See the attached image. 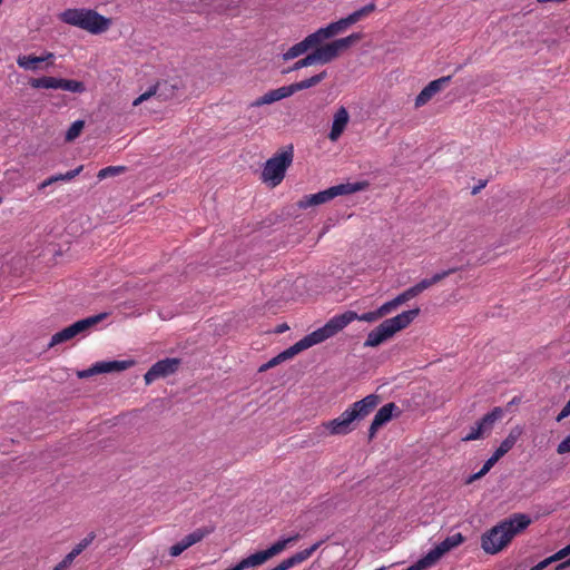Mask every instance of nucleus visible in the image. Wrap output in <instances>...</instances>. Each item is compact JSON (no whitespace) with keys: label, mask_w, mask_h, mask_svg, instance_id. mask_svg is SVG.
Returning a JSON list of instances; mask_svg holds the SVG:
<instances>
[{"label":"nucleus","mask_w":570,"mask_h":570,"mask_svg":"<svg viewBox=\"0 0 570 570\" xmlns=\"http://www.w3.org/2000/svg\"><path fill=\"white\" fill-rule=\"evenodd\" d=\"M532 520L525 513H514L503 519L481 534V548L487 554H497L504 550L517 537L522 533Z\"/></svg>","instance_id":"1"},{"label":"nucleus","mask_w":570,"mask_h":570,"mask_svg":"<svg viewBox=\"0 0 570 570\" xmlns=\"http://www.w3.org/2000/svg\"><path fill=\"white\" fill-rule=\"evenodd\" d=\"M381 397L376 394H370L364 399L354 402L340 416L323 422V428L328 435H347L355 430L356 424L364 420L380 404Z\"/></svg>","instance_id":"2"},{"label":"nucleus","mask_w":570,"mask_h":570,"mask_svg":"<svg viewBox=\"0 0 570 570\" xmlns=\"http://www.w3.org/2000/svg\"><path fill=\"white\" fill-rule=\"evenodd\" d=\"M420 314V308H413L383 321L373 328L364 342L365 347H376L393 337L397 332L406 328Z\"/></svg>","instance_id":"3"},{"label":"nucleus","mask_w":570,"mask_h":570,"mask_svg":"<svg viewBox=\"0 0 570 570\" xmlns=\"http://www.w3.org/2000/svg\"><path fill=\"white\" fill-rule=\"evenodd\" d=\"M60 20L70 26L99 35L109 29L111 20L90 9H67L60 13Z\"/></svg>","instance_id":"4"},{"label":"nucleus","mask_w":570,"mask_h":570,"mask_svg":"<svg viewBox=\"0 0 570 570\" xmlns=\"http://www.w3.org/2000/svg\"><path fill=\"white\" fill-rule=\"evenodd\" d=\"M344 320H335V321H328L325 323L324 326L315 330L314 332L309 333L308 335L304 336L302 340L296 342L291 347L286 348L278 355H276L279 360V362H284L288 358H292L296 354L301 353L302 351L309 348L316 344L323 343L326 340L335 336L338 333L340 327H342V324L344 323Z\"/></svg>","instance_id":"5"},{"label":"nucleus","mask_w":570,"mask_h":570,"mask_svg":"<svg viewBox=\"0 0 570 570\" xmlns=\"http://www.w3.org/2000/svg\"><path fill=\"white\" fill-rule=\"evenodd\" d=\"M293 157L292 146L275 154L264 165L261 175L262 181L272 188L278 186L283 181L287 168L292 165Z\"/></svg>","instance_id":"6"},{"label":"nucleus","mask_w":570,"mask_h":570,"mask_svg":"<svg viewBox=\"0 0 570 570\" xmlns=\"http://www.w3.org/2000/svg\"><path fill=\"white\" fill-rule=\"evenodd\" d=\"M363 35L361 32H354L345 38L336 39L332 42L314 47L313 49L317 62L321 65L330 63L331 61L338 58L341 53L348 50L352 46L361 41Z\"/></svg>","instance_id":"7"},{"label":"nucleus","mask_w":570,"mask_h":570,"mask_svg":"<svg viewBox=\"0 0 570 570\" xmlns=\"http://www.w3.org/2000/svg\"><path fill=\"white\" fill-rule=\"evenodd\" d=\"M464 537L461 533L446 537L442 542L430 550L422 559L416 561L420 570H425L435 564L444 554L459 547L464 542Z\"/></svg>","instance_id":"8"},{"label":"nucleus","mask_w":570,"mask_h":570,"mask_svg":"<svg viewBox=\"0 0 570 570\" xmlns=\"http://www.w3.org/2000/svg\"><path fill=\"white\" fill-rule=\"evenodd\" d=\"M181 365V360L178 357H167L156 362L144 375L145 383L151 384L158 379H165L175 374Z\"/></svg>","instance_id":"9"},{"label":"nucleus","mask_w":570,"mask_h":570,"mask_svg":"<svg viewBox=\"0 0 570 570\" xmlns=\"http://www.w3.org/2000/svg\"><path fill=\"white\" fill-rule=\"evenodd\" d=\"M298 537H299L298 534H295V535L289 537V538L281 539V540L274 542L266 550L257 551V552L248 556L245 559H246V561H247V563L249 564L250 568H255V567L262 566L266 561L272 559L273 557H275V556L279 554L281 552H283L286 549V547L289 543L296 541L298 539Z\"/></svg>","instance_id":"10"},{"label":"nucleus","mask_w":570,"mask_h":570,"mask_svg":"<svg viewBox=\"0 0 570 570\" xmlns=\"http://www.w3.org/2000/svg\"><path fill=\"white\" fill-rule=\"evenodd\" d=\"M53 59L52 52H46L43 56L20 55L17 58V65L26 71L37 72L53 66Z\"/></svg>","instance_id":"11"},{"label":"nucleus","mask_w":570,"mask_h":570,"mask_svg":"<svg viewBox=\"0 0 570 570\" xmlns=\"http://www.w3.org/2000/svg\"><path fill=\"white\" fill-rule=\"evenodd\" d=\"M135 364L134 361H108V362H99L89 367L88 370H83L78 372V376L80 379L89 377L91 375L101 374V373H111V372H121Z\"/></svg>","instance_id":"12"},{"label":"nucleus","mask_w":570,"mask_h":570,"mask_svg":"<svg viewBox=\"0 0 570 570\" xmlns=\"http://www.w3.org/2000/svg\"><path fill=\"white\" fill-rule=\"evenodd\" d=\"M451 81V76L441 77L432 80L425 86L420 94L415 97L414 107L421 108L426 105L442 88Z\"/></svg>","instance_id":"13"},{"label":"nucleus","mask_w":570,"mask_h":570,"mask_svg":"<svg viewBox=\"0 0 570 570\" xmlns=\"http://www.w3.org/2000/svg\"><path fill=\"white\" fill-rule=\"evenodd\" d=\"M399 410L395 403L391 402L383 405L374 415V419L368 429V440H373L376 432L381 426L390 422L393 417L394 411Z\"/></svg>","instance_id":"14"},{"label":"nucleus","mask_w":570,"mask_h":570,"mask_svg":"<svg viewBox=\"0 0 570 570\" xmlns=\"http://www.w3.org/2000/svg\"><path fill=\"white\" fill-rule=\"evenodd\" d=\"M109 313L104 312L99 313L97 315H92L82 320H79L75 322L73 324L67 326L70 331L72 338H75L77 335L83 334L104 320L108 317Z\"/></svg>","instance_id":"15"},{"label":"nucleus","mask_w":570,"mask_h":570,"mask_svg":"<svg viewBox=\"0 0 570 570\" xmlns=\"http://www.w3.org/2000/svg\"><path fill=\"white\" fill-rule=\"evenodd\" d=\"M382 314L380 312V309L377 308L376 311H373V312H367V313H364L362 315H357L356 312H353V311H346L344 312L343 314H340V315H336L334 317H332L330 321H335V320H344L345 322L342 324V327H340L338 330V333L341 331H343L350 323H352L353 321L355 320H358V321H364V322H368V323H372V322H375L380 318H382Z\"/></svg>","instance_id":"16"},{"label":"nucleus","mask_w":570,"mask_h":570,"mask_svg":"<svg viewBox=\"0 0 570 570\" xmlns=\"http://www.w3.org/2000/svg\"><path fill=\"white\" fill-rule=\"evenodd\" d=\"M350 121V115L345 107H340L333 117V124L331 131L328 134V138L332 141H336L338 137L343 134L345 130L347 124Z\"/></svg>","instance_id":"17"},{"label":"nucleus","mask_w":570,"mask_h":570,"mask_svg":"<svg viewBox=\"0 0 570 570\" xmlns=\"http://www.w3.org/2000/svg\"><path fill=\"white\" fill-rule=\"evenodd\" d=\"M321 544H322V541L314 543L312 547H309L305 550L296 552L292 557L284 559L282 562H279L277 564V567L279 568V570H288V569L304 562L318 549V547Z\"/></svg>","instance_id":"18"},{"label":"nucleus","mask_w":570,"mask_h":570,"mask_svg":"<svg viewBox=\"0 0 570 570\" xmlns=\"http://www.w3.org/2000/svg\"><path fill=\"white\" fill-rule=\"evenodd\" d=\"M317 43L313 37V35H308L302 41L292 46L286 52L283 53L282 58L285 61L292 60L294 58L299 57L301 55L307 52L309 49L316 47Z\"/></svg>","instance_id":"19"},{"label":"nucleus","mask_w":570,"mask_h":570,"mask_svg":"<svg viewBox=\"0 0 570 570\" xmlns=\"http://www.w3.org/2000/svg\"><path fill=\"white\" fill-rule=\"evenodd\" d=\"M177 90V86L170 85L168 82L157 83L151 87L148 91L140 95V99L146 101L153 96H158L161 100H166L173 98L175 96V91Z\"/></svg>","instance_id":"20"},{"label":"nucleus","mask_w":570,"mask_h":570,"mask_svg":"<svg viewBox=\"0 0 570 570\" xmlns=\"http://www.w3.org/2000/svg\"><path fill=\"white\" fill-rule=\"evenodd\" d=\"M330 200H332V196H331L330 189L327 188V189L318 191L316 194L304 196L301 200H298L297 207L299 209H306L308 207H314V206L325 204Z\"/></svg>","instance_id":"21"},{"label":"nucleus","mask_w":570,"mask_h":570,"mask_svg":"<svg viewBox=\"0 0 570 570\" xmlns=\"http://www.w3.org/2000/svg\"><path fill=\"white\" fill-rule=\"evenodd\" d=\"M368 183L367 181H357V183H346V184H340L333 187H330V193L332 196V199L341 196V195H350L356 191L364 190L367 188Z\"/></svg>","instance_id":"22"},{"label":"nucleus","mask_w":570,"mask_h":570,"mask_svg":"<svg viewBox=\"0 0 570 570\" xmlns=\"http://www.w3.org/2000/svg\"><path fill=\"white\" fill-rule=\"evenodd\" d=\"M522 434V429L519 426H515L510 431L508 436L501 442L499 448L494 451L497 455L502 458L504 454H507L517 443L518 439Z\"/></svg>","instance_id":"23"},{"label":"nucleus","mask_w":570,"mask_h":570,"mask_svg":"<svg viewBox=\"0 0 570 570\" xmlns=\"http://www.w3.org/2000/svg\"><path fill=\"white\" fill-rule=\"evenodd\" d=\"M60 79L61 78L43 76L40 78H31L28 83L33 89H60Z\"/></svg>","instance_id":"24"},{"label":"nucleus","mask_w":570,"mask_h":570,"mask_svg":"<svg viewBox=\"0 0 570 570\" xmlns=\"http://www.w3.org/2000/svg\"><path fill=\"white\" fill-rule=\"evenodd\" d=\"M503 415V410L499 406L494 407L491 412L487 413L478 423L481 425L485 434H489L495 422Z\"/></svg>","instance_id":"25"},{"label":"nucleus","mask_w":570,"mask_h":570,"mask_svg":"<svg viewBox=\"0 0 570 570\" xmlns=\"http://www.w3.org/2000/svg\"><path fill=\"white\" fill-rule=\"evenodd\" d=\"M340 33V30L336 27L335 22L330 23L325 28H320L315 32H313V37L318 45H321L324 40L330 39L334 37L335 35Z\"/></svg>","instance_id":"26"},{"label":"nucleus","mask_w":570,"mask_h":570,"mask_svg":"<svg viewBox=\"0 0 570 570\" xmlns=\"http://www.w3.org/2000/svg\"><path fill=\"white\" fill-rule=\"evenodd\" d=\"M279 100L281 99L278 97L277 90L273 89V90L267 91L263 96L258 97L254 101H252L248 105V109L258 108V107H262V106H265V105H272V104H274L276 101H279Z\"/></svg>","instance_id":"27"},{"label":"nucleus","mask_w":570,"mask_h":570,"mask_svg":"<svg viewBox=\"0 0 570 570\" xmlns=\"http://www.w3.org/2000/svg\"><path fill=\"white\" fill-rule=\"evenodd\" d=\"M279 100L281 99L278 97L277 90L273 89V90L267 91L263 96L258 97L254 101H252L248 105V109L258 108V107H262V106H265V105H272V104H274L276 101H279Z\"/></svg>","instance_id":"28"},{"label":"nucleus","mask_w":570,"mask_h":570,"mask_svg":"<svg viewBox=\"0 0 570 570\" xmlns=\"http://www.w3.org/2000/svg\"><path fill=\"white\" fill-rule=\"evenodd\" d=\"M326 77H327V72L326 71H322V72H320L317 75H314V76H312V77H309L307 79H304L302 81L295 82L294 85H295L296 91H301V90H305V89L315 87L321 81H323Z\"/></svg>","instance_id":"29"},{"label":"nucleus","mask_w":570,"mask_h":570,"mask_svg":"<svg viewBox=\"0 0 570 570\" xmlns=\"http://www.w3.org/2000/svg\"><path fill=\"white\" fill-rule=\"evenodd\" d=\"M60 89L70 92L82 94L86 91V86L82 81L79 80L61 78Z\"/></svg>","instance_id":"30"},{"label":"nucleus","mask_w":570,"mask_h":570,"mask_svg":"<svg viewBox=\"0 0 570 570\" xmlns=\"http://www.w3.org/2000/svg\"><path fill=\"white\" fill-rule=\"evenodd\" d=\"M70 340H72V335H71L70 331L68 330V327H65L63 330L55 333L51 336L50 342L48 343V348H52L56 345L62 344Z\"/></svg>","instance_id":"31"},{"label":"nucleus","mask_w":570,"mask_h":570,"mask_svg":"<svg viewBox=\"0 0 570 570\" xmlns=\"http://www.w3.org/2000/svg\"><path fill=\"white\" fill-rule=\"evenodd\" d=\"M83 128H85V121L83 120H76L68 128V130L66 132V136H65V140L67 142L73 141L75 139H77L80 136V134H81Z\"/></svg>","instance_id":"32"},{"label":"nucleus","mask_w":570,"mask_h":570,"mask_svg":"<svg viewBox=\"0 0 570 570\" xmlns=\"http://www.w3.org/2000/svg\"><path fill=\"white\" fill-rule=\"evenodd\" d=\"M126 169L127 168L125 166H109V167L100 169L97 174V177H98V179L102 180L108 177L121 175L126 171Z\"/></svg>","instance_id":"33"},{"label":"nucleus","mask_w":570,"mask_h":570,"mask_svg":"<svg viewBox=\"0 0 570 570\" xmlns=\"http://www.w3.org/2000/svg\"><path fill=\"white\" fill-rule=\"evenodd\" d=\"M318 63L317 60H316V57H315V53H314V50L308 53L306 57L299 59L298 61H296L291 68L288 71H295V70H298V69H302L304 67H308V66H313V65H316Z\"/></svg>","instance_id":"34"},{"label":"nucleus","mask_w":570,"mask_h":570,"mask_svg":"<svg viewBox=\"0 0 570 570\" xmlns=\"http://www.w3.org/2000/svg\"><path fill=\"white\" fill-rule=\"evenodd\" d=\"M209 533L210 530L206 528H200L186 535L185 539L187 540V542H189V546L191 547L193 544L200 542Z\"/></svg>","instance_id":"35"},{"label":"nucleus","mask_w":570,"mask_h":570,"mask_svg":"<svg viewBox=\"0 0 570 570\" xmlns=\"http://www.w3.org/2000/svg\"><path fill=\"white\" fill-rule=\"evenodd\" d=\"M95 538V532H90L70 551L71 556L78 557L94 541Z\"/></svg>","instance_id":"36"},{"label":"nucleus","mask_w":570,"mask_h":570,"mask_svg":"<svg viewBox=\"0 0 570 570\" xmlns=\"http://www.w3.org/2000/svg\"><path fill=\"white\" fill-rule=\"evenodd\" d=\"M485 435V432L481 428V425L476 422L474 426L471 428V431L469 434H466L464 438H462V441L470 442L480 440Z\"/></svg>","instance_id":"37"},{"label":"nucleus","mask_w":570,"mask_h":570,"mask_svg":"<svg viewBox=\"0 0 570 570\" xmlns=\"http://www.w3.org/2000/svg\"><path fill=\"white\" fill-rule=\"evenodd\" d=\"M189 547V542H187V540L183 538L179 542H177L170 548L169 553L171 557H178Z\"/></svg>","instance_id":"38"},{"label":"nucleus","mask_w":570,"mask_h":570,"mask_svg":"<svg viewBox=\"0 0 570 570\" xmlns=\"http://www.w3.org/2000/svg\"><path fill=\"white\" fill-rule=\"evenodd\" d=\"M432 285H433V283H432L431 278H423L415 285L411 286L410 288L412 289L414 295L417 296L419 294H421L423 291L428 289Z\"/></svg>","instance_id":"39"},{"label":"nucleus","mask_w":570,"mask_h":570,"mask_svg":"<svg viewBox=\"0 0 570 570\" xmlns=\"http://www.w3.org/2000/svg\"><path fill=\"white\" fill-rule=\"evenodd\" d=\"M82 169H83V166L80 165L76 169L69 170L66 174L55 175L56 179H57V183L58 181H67V180L73 179L76 176H78L81 173Z\"/></svg>","instance_id":"40"},{"label":"nucleus","mask_w":570,"mask_h":570,"mask_svg":"<svg viewBox=\"0 0 570 570\" xmlns=\"http://www.w3.org/2000/svg\"><path fill=\"white\" fill-rule=\"evenodd\" d=\"M459 268L452 267L445 271H441L439 273H435L431 278L433 285L438 284L439 282L443 281L445 277L450 276L451 274L455 273Z\"/></svg>","instance_id":"41"},{"label":"nucleus","mask_w":570,"mask_h":570,"mask_svg":"<svg viewBox=\"0 0 570 570\" xmlns=\"http://www.w3.org/2000/svg\"><path fill=\"white\" fill-rule=\"evenodd\" d=\"M276 90H277V94H278V97L281 100L284 98L291 97L292 95L297 92L294 83L279 87Z\"/></svg>","instance_id":"42"},{"label":"nucleus","mask_w":570,"mask_h":570,"mask_svg":"<svg viewBox=\"0 0 570 570\" xmlns=\"http://www.w3.org/2000/svg\"><path fill=\"white\" fill-rule=\"evenodd\" d=\"M397 307H399V305H397V303H395V299L393 298V299L384 303L383 305H381L379 307V309H380L382 316H385V315L392 313L393 311H395Z\"/></svg>","instance_id":"43"},{"label":"nucleus","mask_w":570,"mask_h":570,"mask_svg":"<svg viewBox=\"0 0 570 570\" xmlns=\"http://www.w3.org/2000/svg\"><path fill=\"white\" fill-rule=\"evenodd\" d=\"M413 297H415L414 293L412 292L411 288H407L406 291H404L403 293H401L396 297H394V299H395V303H397V305L401 306L402 304L406 303L407 301L412 299Z\"/></svg>","instance_id":"44"},{"label":"nucleus","mask_w":570,"mask_h":570,"mask_svg":"<svg viewBox=\"0 0 570 570\" xmlns=\"http://www.w3.org/2000/svg\"><path fill=\"white\" fill-rule=\"evenodd\" d=\"M501 458L499 455H497L495 453H493L491 455V458H489L485 463L483 464L482 469L480 470L481 471V474H487L491 468L500 460Z\"/></svg>","instance_id":"45"},{"label":"nucleus","mask_w":570,"mask_h":570,"mask_svg":"<svg viewBox=\"0 0 570 570\" xmlns=\"http://www.w3.org/2000/svg\"><path fill=\"white\" fill-rule=\"evenodd\" d=\"M501 458L499 455H497L495 453H493L491 455V458H489L485 463L483 464L482 469L480 470L481 471V474H487L491 468L500 460Z\"/></svg>","instance_id":"46"},{"label":"nucleus","mask_w":570,"mask_h":570,"mask_svg":"<svg viewBox=\"0 0 570 570\" xmlns=\"http://www.w3.org/2000/svg\"><path fill=\"white\" fill-rule=\"evenodd\" d=\"M501 458L499 455H497L495 453H493L491 455V458H489L485 463L483 464L482 469L480 470L481 471V474H487L491 468L500 460Z\"/></svg>","instance_id":"47"},{"label":"nucleus","mask_w":570,"mask_h":570,"mask_svg":"<svg viewBox=\"0 0 570 570\" xmlns=\"http://www.w3.org/2000/svg\"><path fill=\"white\" fill-rule=\"evenodd\" d=\"M501 458L499 455H497L495 453H493L491 455V458H489L485 463L483 464L482 469L480 470L481 471V474H487L491 468L500 460Z\"/></svg>","instance_id":"48"},{"label":"nucleus","mask_w":570,"mask_h":570,"mask_svg":"<svg viewBox=\"0 0 570 570\" xmlns=\"http://www.w3.org/2000/svg\"><path fill=\"white\" fill-rule=\"evenodd\" d=\"M501 458L499 455H497L495 453H493L491 455V458H489L485 463L483 464L482 469L480 470L481 471V474H487L491 468L500 460Z\"/></svg>","instance_id":"49"},{"label":"nucleus","mask_w":570,"mask_h":570,"mask_svg":"<svg viewBox=\"0 0 570 570\" xmlns=\"http://www.w3.org/2000/svg\"><path fill=\"white\" fill-rule=\"evenodd\" d=\"M557 453L560 455L570 453V434L558 444Z\"/></svg>","instance_id":"50"},{"label":"nucleus","mask_w":570,"mask_h":570,"mask_svg":"<svg viewBox=\"0 0 570 570\" xmlns=\"http://www.w3.org/2000/svg\"><path fill=\"white\" fill-rule=\"evenodd\" d=\"M75 556L69 552L56 567V570H66L75 560Z\"/></svg>","instance_id":"51"},{"label":"nucleus","mask_w":570,"mask_h":570,"mask_svg":"<svg viewBox=\"0 0 570 570\" xmlns=\"http://www.w3.org/2000/svg\"><path fill=\"white\" fill-rule=\"evenodd\" d=\"M570 554V544L550 556L553 562L560 561Z\"/></svg>","instance_id":"52"},{"label":"nucleus","mask_w":570,"mask_h":570,"mask_svg":"<svg viewBox=\"0 0 570 570\" xmlns=\"http://www.w3.org/2000/svg\"><path fill=\"white\" fill-rule=\"evenodd\" d=\"M375 9H376L375 3H374V2H370V3H367L366 6H364V7L360 8V9H357V10L360 11L361 17H362V18H364V17H366V16L371 14L372 12H374V11H375Z\"/></svg>","instance_id":"53"},{"label":"nucleus","mask_w":570,"mask_h":570,"mask_svg":"<svg viewBox=\"0 0 570 570\" xmlns=\"http://www.w3.org/2000/svg\"><path fill=\"white\" fill-rule=\"evenodd\" d=\"M336 23V27L337 29L340 30V32L344 31L345 29H347L350 26H352L351 21L348 20L347 17L345 18H342L337 21H335Z\"/></svg>","instance_id":"54"},{"label":"nucleus","mask_w":570,"mask_h":570,"mask_svg":"<svg viewBox=\"0 0 570 570\" xmlns=\"http://www.w3.org/2000/svg\"><path fill=\"white\" fill-rule=\"evenodd\" d=\"M279 363H281V362H279L278 357H277V356H275V357L271 358L267 363L263 364V365L259 367V370H258V371H259V372H264V371H266V370H268V368H271V367H274V366L278 365Z\"/></svg>","instance_id":"55"},{"label":"nucleus","mask_w":570,"mask_h":570,"mask_svg":"<svg viewBox=\"0 0 570 570\" xmlns=\"http://www.w3.org/2000/svg\"><path fill=\"white\" fill-rule=\"evenodd\" d=\"M551 563H553V561H552L551 557H549V558H546L544 560L540 561L535 566H533L530 570H543Z\"/></svg>","instance_id":"56"},{"label":"nucleus","mask_w":570,"mask_h":570,"mask_svg":"<svg viewBox=\"0 0 570 570\" xmlns=\"http://www.w3.org/2000/svg\"><path fill=\"white\" fill-rule=\"evenodd\" d=\"M55 183H57L56 176H51V177L47 178L46 180H43V181L39 185V187H38V188H39L40 190H42V189H45L46 187H48V186H50V185H52V184H55Z\"/></svg>","instance_id":"57"},{"label":"nucleus","mask_w":570,"mask_h":570,"mask_svg":"<svg viewBox=\"0 0 570 570\" xmlns=\"http://www.w3.org/2000/svg\"><path fill=\"white\" fill-rule=\"evenodd\" d=\"M55 183H57L56 176H51V177L47 178L46 180H43V181L39 185V187H38V188H39L40 190H42V189H45L46 187H48V186H50V185H52V184H55Z\"/></svg>","instance_id":"58"},{"label":"nucleus","mask_w":570,"mask_h":570,"mask_svg":"<svg viewBox=\"0 0 570 570\" xmlns=\"http://www.w3.org/2000/svg\"><path fill=\"white\" fill-rule=\"evenodd\" d=\"M347 18H348V20L351 21L352 24L356 23L357 21H360L362 19L361 13H360L358 10H355L354 12L348 14Z\"/></svg>","instance_id":"59"},{"label":"nucleus","mask_w":570,"mask_h":570,"mask_svg":"<svg viewBox=\"0 0 570 570\" xmlns=\"http://www.w3.org/2000/svg\"><path fill=\"white\" fill-rule=\"evenodd\" d=\"M482 476H484V474H481V471H479V472H476V473H474V474L470 475V476L466 479L465 483H466V484H471L472 482H474L475 480L481 479Z\"/></svg>","instance_id":"60"},{"label":"nucleus","mask_w":570,"mask_h":570,"mask_svg":"<svg viewBox=\"0 0 570 570\" xmlns=\"http://www.w3.org/2000/svg\"><path fill=\"white\" fill-rule=\"evenodd\" d=\"M288 330H289V326L286 323H283V324H279L276 327L275 332L276 333H284V332L288 331Z\"/></svg>","instance_id":"61"},{"label":"nucleus","mask_w":570,"mask_h":570,"mask_svg":"<svg viewBox=\"0 0 570 570\" xmlns=\"http://www.w3.org/2000/svg\"><path fill=\"white\" fill-rule=\"evenodd\" d=\"M569 566H570V558L568 560H566L564 562L557 564L556 570H563Z\"/></svg>","instance_id":"62"},{"label":"nucleus","mask_w":570,"mask_h":570,"mask_svg":"<svg viewBox=\"0 0 570 570\" xmlns=\"http://www.w3.org/2000/svg\"><path fill=\"white\" fill-rule=\"evenodd\" d=\"M142 102H144V100H141V99H140V96H139V97H137V98L134 100L132 106L137 107V106H139V105H140V104H142Z\"/></svg>","instance_id":"63"},{"label":"nucleus","mask_w":570,"mask_h":570,"mask_svg":"<svg viewBox=\"0 0 570 570\" xmlns=\"http://www.w3.org/2000/svg\"><path fill=\"white\" fill-rule=\"evenodd\" d=\"M405 570H420L419 567L416 566V563L410 566L409 568H406Z\"/></svg>","instance_id":"64"}]
</instances>
